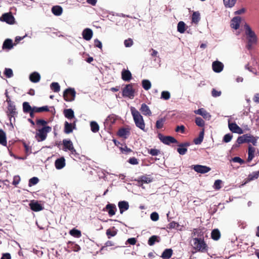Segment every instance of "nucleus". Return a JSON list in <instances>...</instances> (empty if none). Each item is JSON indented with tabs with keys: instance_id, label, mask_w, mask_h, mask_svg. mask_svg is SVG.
Returning a JSON list of instances; mask_svg holds the SVG:
<instances>
[{
	"instance_id": "obj_1",
	"label": "nucleus",
	"mask_w": 259,
	"mask_h": 259,
	"mask_svg": "<svg viewBox=\"0 0 259 259\" xmlns=\"http://www.w3.org/2000/svg\"><path fill=\"white\" fill-rule=\"evenodd\" d=\"M131 111L136 126L140 129L144 131L145 124L143 116L134 107H131Z\"/></svg>"
},
{
	"instance_id": "obj_2",
	"label": "nucleus",
	"mask_w": 259,
	"mask_h": 259,
	"mask_svg": "<svg viewBox=\"0 0 259 259\" xmlns=\"http://www.w3.org/2000/svg\"><path fill=\"white\" fill-rule=\"evenodd\" d=\"M191 245L196 251L205 252L207 250V245L201 238H193L191 241Z\"/></svg>"
},
{
	"instance_id": "obj_3",
	"label": "nucleus",
	"mask_w": 259,
	"mask_h": 259,
	"mask_svg": "<svg viewBox=\"0 0 259 259\" xmlns=\"http://www.w3.org/2000/svg\"><path fill=\"white\" fill-rule=\"evenodd\" d=\"M245 33L248 41V49H250L252 45L256 42V37L254 32L252 31L250 27L248 25L246 26Z\"/></svg>"
},
{
	"instance_id": "obj_4",
	"label": "nucleus",
	"mask_w": 259,
	"mask_h": 259,
	"mask_svg": "<svg viewBox=\"0 0 259 259\" xmlns=\"http://www.w3.org/2000/svg\"><path fill=\"white\" fill-rule=\"evenodd\" d=\"M51 131V127L47 126L38 130L35 137L38 142L43 141L47 137V134Z\"/></svg>"
},
{
	"instance_id": "obj_5",
	"label": "nucleus",
	"mask_w": 259,
	"mask_h": 259,
	"mask_svg": "<svg viewBox=\"0 0 259 259\" xmlns=\"http://www.w3.org/2000/svg\"><path fill=\"white\" fill-rule=\"evenodd\" d=\"M63 150L65 151H70V154L75 155L76 154V150L74 149L72 142L71 140L64 139L63 140Z\"/></svg>"
},
{
	"instance_id": "obj_6",
	"label": "nucleus",
	"mask_w": 259,
	"mask_h": 259,
	"mask_svg": "<svg viewBox=\"0 0 259 259\" xmlns=\"http://www.w3.org/2000/svg\"><path fill=\"white\" fill-rule=\"evenodd\" d=\"M76 92L74 89L69 88L66 89L63 94V97L66 101H73L75 97Z\"/></svg>"
},
{
	"instance_id": "obj_7",
	"label": "nucleus",
	"mask_w": 259,
	"mask_h": 259,
	"mask_svg": "<svg viewBox=\"0 0 259 259\" xmlns=\"http://www.w3.org/2000/svg\"><path fill=\"white\" fill-rule=\"evenodd\" d=\"M228 127L230 131L233 133L241 135L244 133V131L235 122H230V119L228 120Z\"/></svg>"
},
{
	"instance_id": "obj_8",
	"label": "nucleus",
	"mask_w": 259,
	"mask_h": 259,
	"mask_svg": "<svg viewBox=\"0 0 259 259\" xmlns=\"http://www.w3.org/2000/svg\"><path fill=\"white\" fill-rule=\"evenodd\" d=\"M122 95L124 97H127L130 99H133L134 97V90L133 89L132 85L131 84L126 85L122 91Z\"/></svg>"
},
{
	"instance_id": "obj_9",
	"label": "nucleus",
	"mask_w": 259,
	"mask_h": 259,
	"mask_svg": "<svg viewBox=\"0 0 259 259\" xmlns=\"http://www.w3.org/2000/svg\"><path fill=\"white\" fill-rule=\"evenodd\" d=\"M1 21L6 22L9 24H13L15 22V18L11 13H5L0 18Z\"/></svg>"
},
{
	"instance_id": "obj_10",
	"label": "nucleus",
	"mask_w": 259,
	"mask_h": 259,
	"mask_svg": "<svg viewBox=\"0 0 259 259\" xmlns=\"http://www.w3.org/2000/svg\"><path fill=\"white\" fill-rule=\"evenodd\" d=\"M17 112L16 111V108L15 105L12 103L11 101L9 102V105L8 107V115L10 117V120H11L12 117H15Z\"/></svg>"
},
{
	"instance_id": "obj_11",
	"label": "nucleus",
	"mask_w": 259,
	"mask_h": 259,
	"mask_svg": "<svg viewBox=\"0 0 259 259\" xmlns=\"http://www.w3.org/2000/svg\"><path fill=\"white\" fill-rule=\"evenodd\" d=\"M193 169L195 171L201 174L206 173L209 171L211 169L208 166L201 165H194Z\"/></svg>"
},
{
	"instance_id": "obj_12",
	"label": "nucleus",
	"mask_w": 259,
	"mask_h": 259,
	"mask_svg": "<svg viewBox=\"0 0 259 259\" xmlns=\"http://www.w3.org/2000/svg\"><path fill=\"white\" fill-rule=\"evenodd\" d=\"M30 208L34 211H39L44 209V207L38 201L32 200L29 203Z\"/></svg>"
},
{
	"instance_id": "obj_13",
	"label": "nucleus",
	"mask_w": 259,
	"mask_h": 259,
	"mask_svg": "<svg viewBox=\"0 0 259 259\" xmlns=\"http://www.w3.org/2000/svg\"><path fill=\"white\" fill-rule=\"evenodd\" d=\"M116 209V207L115 204L109 203L106 205L104 210L108 211V214L111 217L115 214Z\"/></svg>"
},
{
	"instance_id": "obj_14",
	"label": "nucleus",
	"mask_w": 259,
	"mask_h": 259,
	"mask_svg": "<svg viewBox=\"0 0 259 259\" xmlns=\"http://www.w3.org/2000/svg\"><path fill=\"white\" fill-rule=\"evenodd\" d=\"M212 67L215 72L219 73L223 70L224 65L222 62L215 61L212 63Z\"/></svg>"
},
{
	"instance_id": "obj_15",
	"label": "nucleus",
	"mask_w": 259,
	"mask_h": 259,
	"mask_svg": "<svg viewBox=\"0 0 259 259\" xmlns=\"http://www.w3.org/2000/svg\"><path fill=\"white\" fill-rule=\"evenodd\" d=\"M194 113L203 116L206 119L209 120L211 117L210 114L206 111L204 108H200L197 110L194 111Z\"/></svg>"
},
{
	"instance_id": "obj_16",
	"label": "nucleus",
	"mask_w": 259,
	"mask_h": 259,
	"mask_svg": "<svg viewBox=\"0 0 259 259\" xmlns=\"http://www.w3.org/2000/svg\"><path fill=\"white\" fill-rule=\"evenodd\" d=\"M93 34V31L90 28H85L82 33L83 38L86 40H91Z\"/></svg>"
},
{
	"instance_id": "obj_17",
	"label": "nucleus",
	"mask_w": 259,
	"mask_h": 259,
	"mask_svg": "<svg viewBox=\"0 0 259 259\" xmlns=\"http://www.w3.org/2000/svg\"><path fill=\"white\" fill-rule=\"evenodd\" d=\"M55 167L57 169H61L65 166V160L63 157L57 159L55 162Z\"/></svg>"
},
{
	"instance_id": "obj_18",
	"label": "nucleus",
	"mask_w": 259,
	"mask_h": 259,
	"mask_svg": "<svg viewBox=\"0 0 259 259\" xmlns=\"http://www.w3.org/2000/svg\"><path fill=\"white\" fill-rule=\"evenodd\" d=\"M240 22L241 18L238 16L235 17L231 20V26L232 28L237 29L239 27Z\"/></svg>"
},
{
	"instance_id": "obj_19",
	"label": "nucleus",
	"mask_w": 259,
	"mask_h": 259,
	"mask_svg": "<svg viewBox=\"0 0 259 259\" xmlns=\"http://www.w3.org/2000/svg\"><path fill=\"white\" fill-rule=\"evenodd\" d=\"M118 206L119 208L120 213L121 214L129 208L128 203L125 201H119Z\"/></svg>"
},
{
	"instance_id": "obj_20",
	"label": "nucleus",
	"mask_w": 259,
	"mask_h": 259,
	"mask_svg": "<svg viewBox=\"0 0 259 259\" xmlns=\"http://www.w3.org/2000/svg\"><path fill=\"white\" fill-rule=\"evenodd\" d=\"M121 78L124 81H130L132 78V74L128 70L123 69L121 72Z\"/></svg>"
},
{
	"instance_id": "obj_21",
	"label": "nucleus",
	"mask_w": 259,
	"mask_h": 259,
	"mask_svg": "<svg viewBox=\"0 0 259 259\" xmlns=\"http://www.w3.org/2000/svg\"><path fill=\"white\" fill-rule=\"evenodd\" d=\"M257 137H254L250 134H245L246 143H251L254 146L256 145Z\"/></svg>"
},
{
	"instance_id": "obj_22",
	"label": "nucleus",
	"mask_w": 259,
	"mask_h": 259,
	"mask_svg": "<svg viewBox=\"0 0 259 259\" xmlns=\"http://www.w3.org/2000/svg\"><path fill=\"white\" fill-rule=\"evenodd\" d=\"M29 79L32 82H38L40 79V75L38 72H34L30 74Z\"/></svg>"
},
{
	"instance_id": "obj_23",
	"label": "nucleus",
	"mask_w": 259,
	"mask_h": 259,
	"mask_svg": "<svg viewBox=\"0 0 259 259\" xmlns=\"http://www.w3.org/2000/svg\"><path fill=\"white\" fill-rule=\"evenodd\" d=\"M140 110L145 115L150 116L152 114L149 107L145 103L141 105Z\"/></svg>"
},
{
	"instance_id": "obj_24",
	"label": "nucleus",
	"mask_w": 259,
	"mask_h": 259,
	"mask_svg": "<svg viewBox=\"0 0 259 259\" xmlns=\"http://www.w3.org/2000/svg\"><path fill=\"white\" fill-rule=\"evenodd\" d=\"M258 177H259V170L257 171L253 172L252 173L249 175V176H248V178L246 179L245 182L243 184H242V185H244L251 181H253L255 179H257L258 178Z\"/></svg>"
},
{
	"instance_id": "obj_25",
	"label": "nucleus",
	"mask_w": 259,
	"mask_h": 259,
	"mask_svg": "<svg viewBox=\"0 0 259 259\" xmlns=\"http://www.w3.org/2000/svg\"><path fill=\"white\" fill-rule=\"evenodd\" d=\"M64 125V132L67 134L72 132L73 130L75 128V123L72 124L67 121H65Z\"/></svg>"
},
{
	"instance_id": "obj_26",
	"label": "nucleus",
	"mask_w": 259,
	"mask_h": 259,
	"mask_svg": "<svg viewBox=\"0 0 259 259\" xmlns=\"http://www.w3.org/2000/svg\"><path fill=\"white\" fill-rule=\"evenodd\" d=\"M160 140L163 143L167 145L170 143H175L177 142L176 139L170 136L163 137Z\"/></svg>"
},
{
	"instance_id": "obj_27",
	"label": "nucleus",
	"mask_w": 259,
	"mask_h": 259,
	"mask_svg": "<svg viewBox=\"0 0 259 259\" xmlns=\"http://www.w3.org/2000/svg\"><path fill=\"white\" fill-rule=\"evenodd\" d=\"M14 47V44H13V41L12 39L8 38L6 39L3 45V49H8L11 50Z\"/></svg>"
},
{
	"instance_id": "obj_28",
	"label": "nucleus",
	"mask_w": 259,
	"mask_h": 259,
	"mask_svg": "<svg viewBox=\"0 0 259 259\" xmlns=\"http://www.w3.org/2000/svg\"><path fill=\"white\" fill-rule=\"evenodd\" d=\"M172 252L173 251L171 249H166L162 252L161 257L163 259H169L172 254Z\"/></svg>"
},
{
	"instance_id": "obj_29",
	"label": "nucleus",
	"mask_w": 259,
	"mask_h": 259,
	"mask_svg": "<svg viewBox=\"0 0 259 259\" xmlns=\"http://www.w3.org/2000/svg\"><path fill=\"white\" fill-rule=\"evenodd\" d=\"M118 135L120 137L126 138L130 135V130L128 128H121L118 131Z\"/></svg>"
},
{
	"instance_id": "obj_30",
	"label": "nucleus",
	"mask_w": 259,
	"mask_h": 259,
	"mask_svg": "<svg viewBox=\"0 0 259 259\" xmlns=\"http://www.w3.org/2000/svg\"><path fill=\"white\" fill-rule=\"evenodd\" d=\"M189 146V143H185L184 144L180 145L179 147L178 148L177 151L181 155H184L187 151V149L186 147Z\"/></svg>"
},
{
	"instance_id": "obj_31",
	"label": "nucleus",
	"mask_w": 259,
	"mask_h": 259,
	"mask_svg": "<svg viewBox=\"0 0 259 259\" xmlns=\"http://www.w3.org/2000/svg\"><path fill=\"white\" fill-rule=\"evenodd\" d=\"M52 12L56 16H60L63 12V9L61 6H56L52 7Z\"/></svg>"
},
{
	"instance_id": "obj_32",
	"label": "nucleus",
	"mask_w": 259,
	"mask_h": 259,
	"mask_svg": "<svg viewBox=\"0 0 259 259\" xmlns=\"http://www.w3.org/2000/svg\"><path fill=\"white\" fill-rule=\"evenodd\" d=\"M255 151V149L254 147L249 145L248 146V161H250L252 160L254 156V152Z\"/></svg>"
},
{
	"instance_id": "obj_33",
	"label": "nucleus",
	"mask_w": 259,
	"mask_h": 259,
	"mask_svg": "<svg viewBox=\"0 0 259 259\" xmlns=\"http://www.w3.org/2000/svg\"><path fill=\"white\" fill-rule=\"evenodd\" d=\"M7 144L6 133L2 130H0V144L6 146Z\"/></svg>"
},
{
	"instance_id": "obj_34",
	"label": "nucleus",
	"mask_w": 259,
	"mask_h": 259,
	"mask_svg": "<svg viewBox=\"0 0 259 259\" xmlns=\"http://www.w3.org/2000/svg\"><path fill=\"white\" fill-rule=\"evenodd\" d=\"M64 114L68 119H72L74 117V111L71 109H65Z\"/></svg>"
},
{
	"instance_id": "obj_35",
	"label": "nucleus",
	"mask_w": 259,
	"mask_h": 259,
	"mask_svg": "<svg viewBox=\"0 0 259 259\" xmlns=\"http://www.w3.org/2000/svg\"><path fill=\"white\" fill-rule=\"evenodd\" d=\"M177 30L181 33H183L186 30V24L183 21H180L177 26Z\"/></svg>"
},
{
	"instance_id": "obj_36",
	"label": "nucleus",
	"mask_w": 259,
	"mask_h": 259,
	"mask_svg": "<svg viewBox=\"0 0 259 259\" xmlns=\"http://www.w3.org/2000/svg\"><path fill=\"white\" fill-rule=\"evenodd\" d=\"M204 135V130H203L199 133L198 137L194 139V143L196 145L200 144L203 140Z\"/></svg>"
},
{
	"instance_id": "obj_37",
	"label": "nucleus",
	"mask_w": 259,
	"mask_h": 259,
	"mask_svg": "<svg viewBox=\"0 0 259 259\" xmlns=\"http://www.w3.org/2000/svg\"><path fill=\"white\" fill-rule=\"evenodd\" d=\"M90 126L91 131L93 133H97L99 130V125L96 121H91L90 122Z\"/></svg>"
},
{
	"instance_id": "obj_38",
	"label": "nucleus",
	"mask_w": 259,
	"mask_h": 259,
	"mask_svg": "<svg viewBox=\"0 0 259 259\" xmlns=\"http://www.w3.org/2000/svg\"><path fill=\"white\" fill-rule=\"evenodd\" d=\"M237 0H223L224 4L227 8H232L235 5Z\"/></svg>"
},
{
	"instance_id": "obj_39",
	"label": "nucleus",
	"mask_w": 259,
	"mask_h": 259,
	"mask_svg": "<svg viewBox=\"0 0 259 259\" xmlns=\"http://www.w3.org/2000/svg\"><path fill=\"white\" fill-rule=\"evenodd\" d=\"M221 234L218 229H214L211 232V237L214 240H218L220 239Z\"/></svg>"
},
{
	"instance_id": "obj_40",
	"label": "nucleus",
	"mask_w": 259,
	"mask_h": 259,
	"mask_svg": "<svg viewBox=\"0 0 259 259\" xmlns=\"http://www.w3.org/2000/svg\"><path fill=\"white\" fill-rule=\"evenodd\" d=\"M200 14L198 12H193L192 16V21L194 23H197L200 20Z\"/></svg>"
},
{
	"instance_id": "obj_41",
	"label": "nucleus",
	"mask_w": 259,
	"mask_h": 259,
	"mask_svg": "<svg viewBox=\"0 0 259 259\" xmlns=\"http://www.w3.org/2000/svg\"><path fill=\"white\" fill-rule=\"evenodd\" d=\"M117 233V231L115 229L114 227H113V230L108 229L106 231V235L108 238H110L111 237L115 236Z\"/></svg>"
},
{
	"instance_id": "obj_42",
	"label": "nucleus",
	"mask_w": 259,
	"mask_h": 259,
	"mask_svg": "<svg viewBox=\"0 0 259 259\" xmlns=\"http://www.w3.org/2000/svg\"><path fill=\"white\" fill-rule=\"evenodd\" d=\"M51 89L54 92H59L60 90V86L58 82H52L50 85Z\"/></svg>"
},
{
	"instance_id": "obj_43",
	"label": "nucleus",
	"mask_w": 259,
	"mask_h": 259,
	"mask_svg": "<svg viewBox=\"0 0 259 259\" xmlns=\"http://www.w3.org/2000/svg\"><path fill=\"white\" fill-rule=\"evenodd\" d=\"M33 109V107H31L29 105V103L25 102L23 103V109L25 113H28Z\"/></svg>"
},
{
	"instance_id": "obj_44",
	"label": "nucleus",
	"mask_w": 259,
	"mask_h": 259,
	"mask_svg": "<svg viewBox=\"0 0 259 259\" xmlns=\"http://www.w3.org/2000/svg\"><path fill=\"white\" fill-rule=\"evenodd\" d=\"M69 233L71 236L76 238H79L81 235V232L75 229L71 230L69 232Z\"/></svg>"
},
{
	"instance_id": "obj_45",
	"label": "nucleus",
	"mask_w": 259,
	"mask_h": 259,
	"mask_svg": "<svg viewBox=\"0 0 259 259\" xmlns=\"http://www.w3.org/2000/svg\"><path fill=\"white\" fill-rule=\"evenodd\" d=\"M143 88L145 90H149L151 87V83L149 80L144 79L142 81Z\"/></svg>"
},
{
	"instance_id": "obj_46",
	"label": "nucleus",
	"mask_w": 259,
	"mask_h": 259,
	"mask_svg": "<svg viewBox=\"0 0 259 259\" xmlns=\"http://www.w3.org/2000/svg\"><path fill=\"white\" fill-rule=\"evenodd\" d=\"M68 245L69 247L71 248L74 251L77 252L80 249V247L78 245L74 244L72 242H69Z\"/></svg>"
},
{
	"instance_id": "obj_47",
	"label": "nucleus",
	"mask_w": 259,
	"mask_h": 259,
	"mask_svg": "<svg viewBox=\"0 0 259 259\" xmlns=\"http://www.w3.org/2000/svg\"><path fill=\"white\" fill-rule=\"evenodd\" d=\"M170 98V94L168 91H162L161 94V99L167 100Z\"/></svg>"
},
{
	"instance_id": "obj_48",
	"label": "nucleus",
	"mask_w": 259,
	"mask_h": 259,
	"mask_svg": "<svg viewBox=\"0 0 259 259\" xmlns=\"http://www.w3.org/2000/svg\"><path fill=\"white\" fill-rule=\"evenodd\" d=\"M33 110L35 111V112H43V111H48L49 108H48V107L47 106L41 107H34Z\"/></svg>"
},
{
	"instance_id": "obj_49",
	"label": "nucleus",
	"mask_w": 259,
	"mask_h": 259,
	"mask_svg": "<svg viewBox=\"0 0 259 259\" xmlns=\"http://www.w3.org/2000/svg\"><path fill=\"white\" fill-rule=\"evenodd\" d=\"M4 74L8 78H11L13 76V70L10 68H5Z\"/></svg>"
},
{
	"instance_id": "obj_50",
	"label": "nucleus",
	"mask_w": 259,
	"mask_h": 259,
	"mask_svg": "<svg viewBox=\"0 0 259 259\" xmlns=\"http://www.w3.org/2000/svg\"><path fill=\"white\" fill-rule=\"evenodd\" d=\"M164 118H161L158 120H157L156 123V127L157 128L159 129L163 127L164 122L165 121Z\"/></svg>"
},
{
	"instance_id": "obj_51",
	"label": "nucleus",
	"mask_w": 259,
	"mask_h": 259,
	"mask_svg": "<svg viewBox=\"0 0 259 259\" xmlns=\"http://www.w3.org/2000/svg\"><path fill=\"white\" fill-rule=\"evenodd\" d=\"M195 123L198 126L200 127H202L204 125V120L201 117H196Z\"/></svg>"
},
{
	"instance_id": "obj_52",
	"label": "nucleus",
	"mask_w": 259,
	"mask_h": 259,
	"mask_svg": "<svg viewBox=\"0 0 259 259\" xmlns=\"http://www.w3.org/2000/svg\"><path fill=\"white\" fill-rule=\"evenodd\" d=\"M38 181L39 180L37 177H33L31 178L29 181V186L31 187L33 185L37 184Z\"/></svg>"
},
{
	"instance_id": "obj_53",
	"label": "nucleus",
	"mask_w": 259,
	"mask_h": 259,
	"mask_svg": "<svg viewBox=\"0 0 259 259\" xmlns=\"http://www.w3.org/2000/svg\"><path fill=\"white\" fill-rule=\"evenodd\" d=\"M151 178L148 176H143L141 178V182L142 183L148 184L152 182Z\"/></svg>"
},
{
	"instance_id": "obj_54",
	"label": "nucleus",
	"mask_w": 259,
	"mask_h": 259,
	"mask_svg": "<svg viewBox=\"0 0 259 259\" xmlns=\"http://www.w3.org/2000/svg\"><path fill=\"white\" fill-rule=\"evenodd\" d=\"M156 241H157V236L153 235L148 240V244L150 246L153 245Z\"/></svg>"
},
{
	"instance_id": "obj_55",
	"label": "nucleus",
	"mask_w": 259,
	"mask_h": 259,
	"mask_svg": "<svg viewBox=\"0 0 259 259\" xmlns=\"http://www.w3.org/2000/svg\"><path fill=\"white\" fill-rule=\"evenodd\" d=\"M230 161L234 162L239 163L240 164H242L245 163V161L239 157H235L233 158Z\"/></svg>"
},
{
	"instance_id": "obj_56",
	"label": "nucleus",
	"mask_w": 259,
	"mask_h": 259,
	"mask_svg": "<svg viewBox=\"0 0 259 259\" xmlns=\"http://www.w3.org/2000/svg\"><path fill=\"white\" fill-rule=\"evenodd\" d=\"M232 135L230 134H226L223 138V141L225 143H228L231 141L232 139Z\"/></svg>"
},
{
	"instance_id": "obj_57",
	"label": "nucleus",
	"mask_w": 259,
	"mask_h": 259,
	"mask_svg": "<svg viewBox=\"0 0 259 259\" xmlns=\"http://www.w3.org/2000/svg\"><path fill=\"white\" fill-rule=\"evenodd\" d=\"M150 219L153 221H157L159 219V215L156 212H153L150 214Z\"/></svg>"
},
{
	"instance_id": "obj_58",
	"label": "nucleus",
	"mask_w": 259,
	"mask_h": 259,
	"mask_svg": "<svg viewBox=\"0 0 259 259\" xmlns=\"http://www.w3.org/2000/svg\"><path fill=\"white\" fill-rule=\"evenodd\" d=\"M237 142L239 144L246 143L245 134L243 135V136L239 137L237 140Z\"/></svg>"
},
{
	"instance_id": "obj_59",
	"label": "nucleus",
	"mask_w": 259,
	"mask_h": 259,
	"mask_svg": "<svg viewBox=\"0 0 259 259\" xmlns=\"http://www.w3.org/2000/svg\"><path fill=\"white\" fill-rule=\"evenodd\" d=\"M222 184V181L220 180H216L214 182L213 185V188L216 190H219L221 188V185Z\"/></svg>"
},
{
	"instance_id": "obj_60",
	"label": "nucleus",
	"mask_w": 259,
	"mask_h": 259,
	"mask_svg": "<svg viewBox=\"0 0 259 259\" xmlns=\"http://www.w3.org/2000/svg\"><path fill=\"white\" fill-rule=\"evenodd\" d=\"M124 45L125 47H131L133 45V41L132 39H127L124 40Z\"/></svg>"
},
{
	"instance_id": "obj_61",
	"label": "nucleus",
	"mask_w": 259,
	"mask_h": 259,
	"mask_svg": "<svg viewBox=\"0 0 259 259\" xmlns=\"http://www.w3.org/2000/svg\"><path fill=\"white\" fill-rule=\"evenodd\" d=\"M211 94L213 97H218L221 96V92L217 91L215 89H213L211 92Z\"/></svg>"
},
{
	"instance_id": "obj_62",
	"label": "nucleus",
	"mask_w": 259,
	"mask_h": 259,
	"mask_svg": "<svg viewBox=\"0 0 259 259\" xmlns=\"http://www.w3.org/2000/svg\"><path fill=\"white\" fill-rule=\"evenodd\" d=\"M20 181V178L19 176H15L14 177L13 184L14 185H18Z\"/></svg>"
},
{
	"instance_id": "obj_63",
	"label": "nucleus",
	"mask_w": 259,
	"mask_h": 259,
	"mask_svg": "<svg viewBox=\"0 0 259 259\" xmlns=\"http://www.w3.org/2000/svg\"><path fill=\"white\" fill-rule=\"evenodd\" d=\"M128 162L130 164H133V165H136V164H138V160L137 158H136L135 157H132V158H131L129 160H128Z\"/></svg>"
},
{
	"instance_id": "obj_64",
	"label": "nucleus",
	"mask_w": 259,
	"mask_h": 259,
	"mask_svg": "<svg viewBox=\"0 0 259 259\" xmlns=\"http://www.w3.org/2000/svg\"><path fill=\"white\" fill-rule=\"evenodd\" d=\"M149 153L153 156H156L158 155L159 151L155 149H151Z\"/></svg>"
}]
</instances>
